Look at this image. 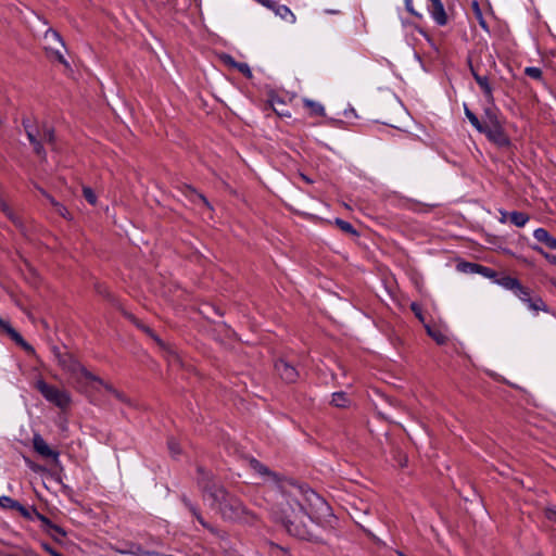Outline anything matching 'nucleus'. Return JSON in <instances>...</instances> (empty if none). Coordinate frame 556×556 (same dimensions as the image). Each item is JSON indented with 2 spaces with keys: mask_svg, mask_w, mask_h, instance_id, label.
<instances>
[{
  "mask_svg": "<svg viewBox=\"0 0 556 556\" xmlns=\"http://www.w3.org/2000/svg\"><path fill=\"white\" fill-rule=\"evenodd\" d=\"M291 502H287V506L281 509L279 516L287 531L301 540H309L311 531L307 528L305 519L313 520L327 515L329 506L326 501L313 490L298 489Z\"/></svg>",
  "mask_w": 556,
  "mask_h": 556,
  "instance_id": "1",
  "label": "nucleus"
},
{
  "mask_svg": "<svg viewBox=\"0 0 556 556\" xmlns=\"http://www.w3.org/2000/svg\"><path fill=\"white\" fill-rule=\"evenodd\" d=\"M199 484L203 489L205 497L211 500V506L224 519L245 522L252 519L242 502L230 495L222 485L215 483L211 475L203 469H199Z\"/></svg>",
  "mask_w": 556,
  "mask_h": 556,
  "instance_id": "2",
  "label": "nucleus"
},
{
  "mask_svg": "<svg viewBox=\"0 0 556 556\" xmlns=\"http://www.w3.org/2000/svg\"><path fill=\"white\" fill-rule=\"evenodd\" d=\"M53 353L59 365L70 372L78 383L90 387L96 391L103 388L118 401L128 403L124 393L119 392L112 384L103 381L100 377L87 370L73 355L68 353H61L56 348H53Z\"/></svg>",
  "mask_w": 556,
  "mask_h": 556,
  "instance_id": "3",
  "label": "nucleus"
},
{
  "mask_svg": "<svg viewBox=\"0 0 556 556\" xmlns=\"http://www.w3.org/2000/svg\"><path fill=\"white\" fill-rule=\"evenodd\" d=\"M35 387L48 402L59 408L65 409L70 406L71 395L66 390L48 384L45 380L36 381Z\"/></svg>",
  "mask_w": 556,
  "mask_h": 556,
  "instance_id": "4",
  "label": "nucleus"
},
{
  "mask_svg": "<svg viewBox=\"0 0 556 556\" xmlns=\"http://www.w3.org/2000/svg\"><path fill=\"white\" fill-rule=\"evenodd\" d=\"M481 132L485 134L490 140L500 147L507 146L509 142L500 122H493L491 125H485Z\"/></svg>",
  "mask_w": 556,
  "mask_h": 556,
  "instance_id": "5",
  "label": "nucleus"
},
{
  "mask_svg": "<svg viewBox=\"0 0 556 556\" xmlns=\"http://www.w3.org/2000/svg\"><path fill=\"white\" fill-rule=\"evenodd\" d=\"M0 328L20 346H22L26 352L34 353V349L29 345L22 336L10 325L9 321L2 319L0 317Z\"/></svg>",
  "mask_w": 556,
  "mask_h": 556,
  "instance_id": "6",
  "label": "nucleus"
},
{
  "mask_svg": "<svg viewBox=\"0 0 556 556\" xmlns=\"http://www.w3.org/2000/svg\"><path fill=\"white\" fill-rule=\"evenodd\" d=\"M275 369L280 378L288 383L295 382L299 377L296 369L283 359L275 364Z\"/></svg>",
  "mask_w": 556,
  "mask_h": 556,
  "instance_id": "7",
  "label": "nucleus"
},
{
  "mask_svg": "<svg viewBox=\"0 0 556 556\" xmlns=\"http://www.w3.org/2000/svg\"><path fill=\"white\" fill-rule=\"evenodd\" d=\"M33 446H34V450L42 457L52 458L54 460H58L59 453L55 452L54 450H52L41 435H39V434L34 435Z\"/></svg>",
  "mask_w": 556,
  "mask_h": 556,
  "instance_id": "8",
  "label": "nucleus"
},
{
  "mask_svg": "<svg viewBox=\"0 0 556 556\" xmlns=\"http://www.w3.org/2000/svg\"><path fill=\"white\" fill-rule=\"evenodd\" d=\"M431 2L430 13L437 24L443 26L447 23V15L441 0H429Z\"/></svg>",
  "mask_w": 556,
  "mask_h": 556,
  "instance_id": "9",
  "label": "nucleus"
},
{
  "mask_svg": "<svg viewBox=\"0 0 556 556\" xmlns=\"http://www.w3.org/2000/svg\"><path fill=\"white\" fill-rule=\"evenodd\" d=\"M24 126L27 132L28 140L34 146L35 152L39 156H45V150L42 146L40 144V129H35L34 127L29 126L24 122Z\"/></svg>",
  "mask_w": 556,
  "mask_h": 556,
  "instance_id": "10",
  "label": "nucleus"
},
{
  "mask_svg": "<svg viewBox=\"0 0 556 556\" xmlns=\"http://www.w3.org/2000/svg\"><path fill=\"white\" fill-rule=\"evenodd\" d=\"M533 237L539 241L544 243L547 248L552 250H556V238L551 236L548 231L544 228H538L533 232Z\"/></svg>",
  "mask_w": 556,
  "mask_h": 556,
  "instance_id": "11",
  "label": "nucleus"
},
{
  "mask_svg": "<svg viewBox=\"0 0 556 556\" xmlns=\"http://www.w3.org/2000/svg\"><path fill=\"white\" fill-rule=\"evenodd\" d=\"M269 9L273 10L275 12V14L283 21H287L291 24L295 23V21H296L295 15L287 5L277 4L275 2V8H269Z\"/></svg>",
  "mask_w": 556,
  "mask_h": 556,
  "instance_id": "12",
  "label": "nucleus"
},
{
  "mask_svg": "<svg viewBox=\"0 0 556 556\" xmlns=\"http://www.w3.org/2000/svg\"><path fill=\"white\" fill-rule=\"evenodd\" d=\"M303 103H304V106L309 110L311 115H315V116H324L325 115V108L321 103L314 101V100H309V99H304Z\"/></svg>",
  "mask_w": 556,
  "mask_h": 556,
  "instance_id": "13",
  "label": "nucleus"
},
{
  "mask_svg": "<svg viewBox=\"0 0 556 556\" xmlns=\"http://www.w3.org/2000/svg\"><path fill=\"white\" fill-rule=\"evenodd\" d=\"M46 198L48 199L49 203L54 207L55 212L61 215L65 219H72L71 213L67 211V208L62 205L60 202H58L51 195L43 193Z\"/></svg>",
  "mask_w": 556,
  "mask_h": 556,
  "instance_id": "14",
  "label": "nucleus"
},
{
  "mask_svg": "<svg viewBox=\"0 0 556 556\" xmlns=\"http://www.w3.org/2000/svg\"><path fill=\"white\" fill-rule=\"evenodd\" d=\"M331 404L334 407L345 408V407L350 406L351 401L348 397L346 393H344V392H336V393L332 394Z\"/></svg>",
  "mask_w": 556,
  "mask_h": 556,
  "instance_id": "15",
  "label": "nucleus"
},
{
  "mask_svg": "<svg viewBox=\"0 0 556 556\" xmlns=\"http://www.w3.org/2000/svg\"><path fill=\"white\" fill-rule=\"evenodd\" d=\"M270 106L278 116H281V117H290L291 116L290 112H288L283 109L285 102L278 98L271 99Z\"/></svg>",
  "mask_w": 556,
  "mask_h": 556,
  "instance_id": "16",
  "label": "nucleus"
},
{
  "mask_svg": "<svg viewBox=\"0 0 556 556\" xmlns=\"http://www.w3.org/2000/svg\"><path fill=\"white\" fill-rule=\"evenodd\" d=\"M509 219L517 227H523L528 223L529 216L526 213L515 211L509 213Z\"/></svg>",
  "mask_w": 556,
  "mask_h": 556,
  "instance_id": "17",
  "label": "nucleus"
},
{
  "mask_svg": "<svg viewBox=\"0 0 556 556\" xmlns=\"http://www.w3.org/2000/svg\"><path fill=\"white\" fill-rule=\"evenodd\" d=\"M15 510H17L22 516H24L25 518H28L30 519L31 518V514H36L38 516V518L40 520H42L43 522H47L49 523L48 519L46 517H43L42 515H39L38 513H36L35 509L33 508H27L25 506H23L21 503L17 502V506H15Z\"/></svg>",
  "mask_w": 556,
  "mask_h": 556,
  "instance_id": "18",
  "label": "nucleus"
},
{
  "mask_svg": "<svg viewBox=\"0 0 556 556\" xmlns=\"http://www.w3.org/2000/svg\"><path fill=\"white\" fill-rule=\"evenodd\" d=\"M473 76H475V79H476L477 84L480 86V88L484 92V94L488 98H491L492 97V88H491V86L489 84L488 78L485 76H480V75H477V74H473Z\"/></svg>",
  "mask_w": 556,
  "mask_h": 556,
  "instance_id": "19",
  "label": "nucleus"
},
{
  "mask_svg": "<svg viewBox=\"0 0 556 556\" xmlns=\"http://www.w3.org/2000/svg\"><path fill=\"white\" fill-rule=\"evenodd\" d=\"M498 283L507 289V290H511V291H515L516 288L519 287L520 282L518 279L514 278V277H510V276H505V277H502L500 280H498Z\"/></svg>",
  "mask_w": 556,
  "mask_h": 556,
  "instance_id": "20",
  "label": "nucleus"
},
{
  "mask_svg": "<svg viewBox=\"0 0 556 556\" xmlns=\"http://www.w3.org/2000/svg\"><path fill=\"white\" fill-rule=\"evenodd\" d=\"M54 141V130L51 127L43 126L40 129V143L48 142L52 143Z\"/></svg>",
  "mask_w": 556,
  "mask_h": 556,
  "instance_id": "21",
  "label": "nucleus"
},
{
  "mask_svg": "<svg viewBox=\"0 0 556 556\" xmlns=\"http://www.w3.org/2000/svg\"><path fill=\"white\" fill-rule=\"evenodd\" d=\"M530 309L534 312L543 311L546 312L547 307L546 304L543 302L541 298L530 299V301L527 302Z\"/></svg>",
  "mask_w": 556,
  "mask_h": 556,
  "instance_id": "22",
  "label": "nucleus"
},
{
  "mask_svg": "<svg viewBox=\"0 0 556 556\" xmlns=\"http://www.w3.org/2000/svg\"><path fill=\"white\" fill-rule=\"evenodd\" d=\"M251 466L252 468L257 472L260 473L261 476H267V477H275V473H273L271 471H269V469L267 467H265L264 465H262L258 460L256 459H252L251 460Z\"/></svg>",
  "mask_w": 556,
  "mask_h": 556,
  "instance_id": "23",
  "label": "nucleus"
},
{
  "mask_svg": "<svg viewBox=\"0 0 556 556\" xmlns=\"http://www.w3.org/2000/svg\"><path fill=\"white\" fill-rule=\"evenodd\" d=\"M428 334L438 343L444 344L446 342V337L439 330L433 329L429 326L426 327Z\"/></svg>",
  "mask_w": 556,
  "mask_h": 556,
  "instance_id": "24",
  "label": "nucleus"
},
{
  "mask_svg": "<svg viewBox=\"0 0 556 556\" xmlns=\"http://www.w3.org/2000/svg\"><path fill=\"white\" fill-rule=\"evenodd\" d=\"M465 114L467 116V118L469 119V122L471 123V125L478 130V131H482L484 126L483 123H481L479 121V118L470 111L468 110L467 108L465 109Z\"/></svg>",
  "mask_w": 556,
  "mask_h": 556,
  "instance_id": "25",
  "label": "nucleus"
},
{
  "mask_svg": "<svg viewBox=\"0 0 556 556\" xmlns=\"http://www.w3.org/2000/svg\"><path fill=\"white\" fill-rule=\"evenodd\" d=\"M515 295L518 296L522 302L527 303L530 301V290L526 287H523L521 283L518 288L514 291Z\"/></svg>",
  "mask_w": 556,
  "mask_h": 556,
  "instance_id": "26",
  "label": "nucleus"
},
{
  "mask_svg": "<svg viewBox=\"0 0 556 556\" xmlns=\"http://www.w3.org/2000/svg\"><path fill=\"white\" fill-rule=\"evenodd\" d=\"M0 506L3 508L15 509V506H17V501L9 496H0Z\"/></svg>",
  "mask_w": 556,
  "mask_h": 556,
  "instance_id": "27",
  "label": "nucleus"
},
{
  "mask_svg": "<svg viewBox=\"0 0 556 556\" xmlns=\"http://www.w3.org/2000/svg\"><path fill=\"white\" fill-rule=\"evenodd\" d=\"M525 74L536 80H540L542 78V71L539 67H526Z\"/></svg>",
  "mask_w": 556,
  "mask_h": 556,
  "instance_id": "28",
  "label": "nucleus"
},
{
  "mask_svg": "<svg viewBox=\"0 0 556 556\" xmlns=\"http://www.w3.org/2000/svg\"><path fill=\"white\" fill-rule=\"evenodd\" d=\"M83 194L90 204L94 205L97 203V197L91 188L84 187Z\"/></svg>",
  "mask_w": 556,
  "mask_h": 556,
  "instance_id": "29",
  "label": "nucleus"
},
{
  "mask_svg": "<svg viewBox=\"0 0 556 556\" xmlns=\"http://www.w3.org/2000/svg\"><path fill=\"white\" fill-rule=\"evenodd\" d=\"M233 67H236L245 77H248V78L252 77V72L250 70V66L247 63H233Z\"/></svg>",
  "mask_w": 556,
  "mask_h": 556,
  "instance_id": "30",
  "label": "nucleus"
},
{
  "mask_svg": "<svg viewBox=\"0 0 556 556\" xmlns=\"http://www.w3.org/2000/svg\"><path fill=\"white\" fill-rule=\"evenodd\" d=\"M337 225L340 227L341 230H343L348 233L356 235L355 229L353 228V226L350 223L342 220V219H337Z\"/></svg>",
  "mask_w": 556,
  "mask_h": 556,
  "instance_id": "31",
  "label": "nucleus"
},
{
  "mask_svg": "<svg viewBox=\"0 0 556 556\" xmlns=\"http://www.w3.org/2000/svg\"><path fill=\"white\" fill-rule=\"evenodd\" d=\"M533 249L536 250L538 252H540L551 263L556 264V256L555 255H551V254L544 252L541 248H533Z\"/></svg>",
  "mask_w": 556,
  "mask_h": 556,
  "instance_id": "32",
  "label": "nucleus"
},
{
  "mask_svg": "<svg viewBox=\"0 0 556 556\" xmlns=\"http://www.w3.org/2000/svg\"><path fill=\"white\" fill-rule=\"evenodd\" d=\"M486 118L488 121L483 122V125H491L493 122H498L496 115L489 110L486 111Z\"/></svg>",
  "mask_w": 556,
  "mask_h": 556,
  "instance_id": "33",
  "label": "nucleus"
},
{
  "mask_svg": "<svg viewBox=\"0 0 556 556\" xmlns=\"http://www.w3.org/2000/svg\"><path fill=\"white\" fill-rule=\"evenodd\" d=\"M545 515L547 519L556 522V508H547Z\"/></svg>",
  "mask_w": 556,
  "mask_h": 556,
  "instance_id": "34",
  "label": "nucleus"
},
{
  "mask_svg": "<svg viewBox=\"0 0 556 556\" xmlns=\"http://www.w3.org/2000/svg\"><path fill=\"white\" fill-rule=\"evenodd\" d=\"M191 513L193 516L198 519V521L203 526L206 527V522L202 518V516L198 513V510L194 507H190Z\"/></svg>",
  "mask_w": 556,
  "mask_h": 556,
  "instance_id": "35",
  "label": "nucleus"
},
{
  "mask_svg": "<svg viewBox=\"0 0 556 556\" xmlns=\"http://www.w3.org/2000/svg\"><path fill=\"white\" fill-rule=\"evenodd\" d=\"M260 4L266 7V8H275V1L274 0H255Z\"/></svg>",
  "mask_w": 556,
  "mask_h": 556,
  "instance_id": "36",
  "label": "nucleus"
},
{
  "mask_svg": "<svg viewBox=\"0 0 556 556\" xmlns=\"http://www.w3.org/2000/svg\"><path fill=\"white\" fill-rule=\"evenodd\" d=\"M0 206H1L2 211H3V212H4V213H5V214L11 218V219H13V220H14L13 215H12V213H11L10 208H9V207H8V205H7L4 202H2L1 200H0Z\"/></svg>",
  "mask_w": 556,
  "mask_h": 556,
  "instance_id": "37",
  "label": "nucleus"
},
{
  "mask_svg": "<svg viewBox=\"0 0 556 556\" xmlns=\"http://www.w3.org/2000/svg\"><path fill=\"white\" fill-rule=\"evenodd\" d=\"M193 194H194V198H197L200 202H202L204 205L210 207V204H208L207 200L204 198V195H202L195 191H193Z\"/></svg>",
  "mask_w": 556,
  "mask_h": 556,
  "instance_id": "38",
  "label": "nucleus"
},
{
  "mask_svg": "<svg viewBox=\"0 0 556 556\" xmlns=\"http://www.w3.org/2000/svg\"><path fill=\"white\" fill-rule=\"evenodd\" d=\"M169 450L174 454H178L180 452V450L178 448V444L176 442H173V441L169 442Z\"/></svg>",
  "mask_w": 556,
  "mask_h": 556,
  "instance_id": "39",
  "label": "nucleus"
},
{
  "mask_svg": "<svg viewBox=\"0 0 556 556\" xmlns=\"http://www.w3.org/2000/svg\"><path fill=\"white\" fill-rule=\"evenodd\" d=\"M412 309L414 311V313L416 314V316L422 320V316H421V312H420V308L416 305V304H413L412 305Z\"/></svg>",
  "mask_w": 556,
  "mask_h": 556,
  "instance_id": "40",
  "label": "nucleus"
},
{
  "mask_svg": "<svg viewBox=\"0 0 556 556\" xmlns=\"http://www.w3.org/2000/svg\"><path fill=\"white\" fill-rule=\"evenodd\" d=\"M45 548L51 556H63L61 553L56 552L55 549L49 546H46Z\"/></svg>",
  "mask_w": 556,
  "mask_h": 556,
  "instance_id": "41",
  "label": "nucleus"
},
{
  "mask_svg": "<svg viewBox=\"0 0 556 556\" xmlns=\"http://www.w3.org/2000/svg\"><path fill=\"white\" fill-rule=\"evenodd\" d=\"M51 37L52 39L60 40L58 33L55 31H49L46 34V38Z\"/></svg>",
  "mask_w": 556,
  "mask_h": 556,
  "instance_id": "42",
  "label": "nucleus"
},
{
  "mask_svg": "<svg viewBox=\"0 0 556 556\" xmlns=\"http://www.w3.org/2000/svg\"><path fill=\"white\" fill-rule=\"evenodd\" d=\"M224 61H225L226 64H228V65H230L232 67H233V63H236L235 60L230 55H226L224 58Z\"/></svg>",
  "mask_w": 556,
  "mask_h": 556,
  "instance_id": "43",
  "label": "nucleus"
},
{
  "mask_svg": "<svg viewBox=\"0 0 556 556\" xmlns=\"http://www.w3.org/2000/svg\"><path fill=\"white\" fill-rule=\"evenodd\" d=\"M143 330L149 333L157 343H161V341L159 340L157 337L154 336V333L148 328V327H143Z\"/></svg>",
  "mask_w": 556,
  "mask_h": 556,
  "instance_id": "44",
  "label": "nucleus"
},
{
  "mask_svg": "<svg viewBox=\"0 0 556 556\" xmlns=\"http://www.w3.org/2000/svg\"><path fill=\"white\" fill-rule=\"evenodd\" d=\"M501 215H502V217L500 219L501 223H505L507 220V217H509V214L507 212H501Z\"/></svg>",
  "mask_w": 556,
  "mask_h": 556,
  "instance_id": "45",
  "label": "nucleus"
},
{
  "mask_svg": "<svg viewBox=\"0 0 556 556\" xmlns=\"http://www.w3.org/2000/svg\"><path fill=\"white\" fill-rule=\"evenodd\" d=\"M52 528H53V530H54L58 534H61L62 536H64V535H65V532H64L61 528H59V527H56V526H53Z\"/></svg>",
  "mask_w": 556,
  "mask_h": 556,
  "instance_id": "46",
  "label": "nucleus"
},
{
  "mask_svg": "<svg viewBox=\"0 0 556 556\" xmlns=\"http://www.w3.org/2000/svg\"><path fill=\"white\" fill-rule=\"evenodd\" d=\"M405 4H406V9L409 11V12H414L413 11V8H412V0H405Z\"/></svg>",
  "mask_w": 556,
  "mask_h": 556,
  "instance_id": "47",
  "label": "nucleus"
},
{
  "mask_svg": "<svg viewBox=\"0 0 556 556\" xmlns=\"http://www.w3.org/2000/svg\"><path fill=\"white\" fill-rule=\"evenodd\" d=\"M302 178H303L306 182H311V180H309L306 176L302 175Z\"/></svg>",
  "mask_w": 556,
  "mask_h": 556,
  "instance_id": "48",
  "label": "nucleus"
},
{
  "mask_svg": "<svg viewBox=\"0 0 556 556\" xmlns=\"http://www.w3.org/2000/svg\"><path fill=\"white\" fill-rule=\"evenodd\" d=\"M553 286L556 288V279L552 280Z\"/></svg>",
  "mask_w": 556,
  "mask_h": 556,
  "instance_id": "49",
  "label": "nucleus"
},
{
  "mask_svg": "<svg viewBox=\"0 0 556 556\" xmlns=\"http://www.w3.org/2000/svg\"><path fill=\"white\" fill-rule=\"evenodd\" d=\"M58 56H59V60H60L61 62H63V58H62V55H61V54H59Z\"/></svg>",
  "mask_w": 556,
  "mask_h": 556,
  "instance_id": "50",
  "label": "nucleus"
}]
</instances>
